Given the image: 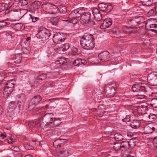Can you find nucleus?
<instances>
[{"instance_id": "obj_55", "label": "nucleus", "mask_w": 157, "mask_h": 157, "mask_svg": "<svg viewBox=\"0 0 157 157\" xmlns=\"http://www.w3.org/2000/svg\"><path fill=\"white\" fill-rule=\"evenodd\" d=\"M155 16L157 17V7H156L155 9Z\"/></svg>"}, {"instance_id": "obj_6", "label": "nucleus", "mask_w": 157, "mask_h": 157, "mask_svg": "<svg viewBox=\"0 0 157 157\" xmlns=\"http://www.w3.org/2000/svg\"><path fill=\"white\" fill-rule=\"evenodd\" d=\"M51 33L49 30L43 28L36 34V36L37 38L42 39V40L44 41L48 39Z\"/></svg>"}, {"instance_id": "obj_23", "label": "nucleus", "mask_w": 157, "mask_h": 157, "mask_svg": "<svg viewBox=\"0 0 157 157\" xmlns=\"http://www.w3.org/2000/svg\"><path fill=\"white\" fill-rule=\"evenodd\" d=\"M64 45H62V46L56 49V51L58 53L60 54H63L64 52L69 48L68 46H67L66 47H64Z\"/></svg>"}, {"instance_id": "obj_21", "label": "nucleus", "mask_w": 157, "mask_h": 157, "mask_svg": "<svg viewBox=\"0 0 157 157\" xmlns=\"http://www.w3.org/2000/svg\"><path fill=\"white\" fill-rule=\"evenodd\" d=\"M100 106L98 107V109H94L95 112V115H96L97 117H101L104 115V114L105 113V111L103 109H100Z\"/></svg>"}, {"instance_id": "obj_56", "label": "nucleus", "mask_w": 157, "mask_h": 157, "mask_svg": "<svg viewBox=\"0 0 157 157\" xmlns=\"http://www.w3.org/2000/svg\"><path fill=\"white\" fill-rule=\"evenodd\" d=\"M12 142V140L11 139H10L8 140V143H11Z\"/></svg>"}, {"instance_id": "obj_63", "label": "nucleus", "mask_w": 157, "mask_h": 157, "mask_svg": "<svg viewBox=\"0 0 157 157\" xmlns=\"http://www.w3.org/2000/svg\"><path fill=\"white\" fill-rule=\"evenodd\" d=\"M127 136L130 137H131V135L129 134V133L127 134Z\"/></svg>"}, {"instance_id": "obj_31", "label": "nucleus", "mask_w": 157, "mask_h": 157, "mask_svg": "<svg viewBox=\"0 0 157 157\" xmlns=\"http://www.w3.org/2000/svg\"><path fill=\"white\" fill-rule=\"evenodd\" d=\"M65 58L61 57L59 59V60H58L55 62L56 64H62L66 63Z\"/></svg>"}, {"instance_id": "obj_43", "label": "nucleus", "mask_w": 157, "mask_h": 157, "mask_svg": "<svg viewBox=\"0 0 157 157\" xmlns=\"http://www.w3.org/2000/svg\"><path fill=\"white\" fill-rule=\"evenodd\" d=\"M27 12V10L26 9H22L20 10V14L22 16L25 14Z\"/></svg>"}, {"instance_id": "obj_30", "label": "nucleus", "mask_w": 157, "mask_h": 157, "mask_svg": "<svg viewBox=\"0 0 157 157\" xmlns=\"http://www.w3.org/2000/svg\"><path fill=\"white\" fill-rule=\"evenodd\" d=\"M114 138L115 140L117 141L122 140L123 138L122 135L118 133H116L114 135Z\"/></svg>"}, {"instance_id": "obj_19", "label": "nucleus", "mask_w": 157, "mask_h": 157, "mask_svg": "<svg viewBox=\"0 0 157 157\" xmlns=\"http://www.w3.org/2000/svg\"><path fill=\"white\" fill-rule=\"evenodd\" d=\"M147 109V106L144 104L138 106L137 111L139 113L144 114V111Z\"/></svg>"}, {"instance_id": "obj_2", "label": "nucleus", "mask_w": 157, "mask_h": 157, "mask_svg": "<svg viewBox=\"0 0 157 157\" xmlns=\"http://www.w3.org/2000/svg\"><path fill=\"white\" fill-rule=\"evenodd\" d=\"M141 18H142V17H139L138 18H134L132 20H131L129 23L131 25L130 27H125L123 31L124 33L130 34L131 33L135 32L136 30L134 29L132 30V29H137L140 27L139 25L141 23L145 24V27L150 26L151 28L150 30L152 32H154L155 33L157 32V31L154 28H156V23H154L153 21L156 20L155 18H150L147 20V21H144L141 22L140 20Z\"/></svg>"}, {"instance_id": "obj_46", "label": "nucleus", "mask_w": 157, "mask_h": 157, "mask_svg": "<svg viewBox=\"0 0 157 157\" xmlns=\"http://www.w3.org/2000/svg\"><path fill=\"white\" fill-rule=\"evenodd\" d=\"M28 125L29 127L31 128H33L36 126L34 124L33 122H30L29 124Z\"/></svg>"}, {"instance_id": "obj_3", "label": "nucleus", "mask_w": 157, "mask_h": 157, "mask_svg": "<svg viewBox=\"0 0 157 157\" xmlns=\"http://www.w3.org/2000/svg\"><path fill=\"white\" fill-rule=\"evenodd\" d=\"M94 38L91 34H85L80 40L82 47L85 49L90 50L94 47Z\"/></svg>"}, {"instance_id": "obj_53", "label": "nucleus", "mask_w": 157, "mask_h": 157, "mask_svg": "<svg viewBox=\"0 0 157 157\" xmlns=\"http://www.w3.org/2000/svg\"><path fill=\"white\" fill-rule=\"evenodd\" d=\"M45 144V142L44 141H40L39 143V145L41 147L42 146V145H44Z\"/></svg>"}, {"instance_id": "obj_25", "label": "nucleus", "mask_w": 157, "mask_h": 157, "mask_svg": "<svg viewBox=\"0 0 157 157\" xmlns=\"http://www.w3.org/2000/svg\"><path fill=\"white\" fill-rule=\"evenodd\" d=\"M131 127L133 128H137L140 126V123L139 121L135 120L132 123L130 124Z\"/></svg>"}, {"instance_id": "obj_42", "label": "nucleus", "mask_w": 157, "mask_h": 157, "mask_svg": "<svg viewBox=\"0 0 157 157\" xmlns=\"http://www.w3.org/2000/svg\"><path fill=\"white\" fill-rule=\"evenodd\" d=\"M130 120V117L129 115H127L124 118L122 119L124 122H127L129 121Z\"/></svg>"}, {"instance_id": "obj_57", "label": "nucleus", "mask_w": 157, "mask_h": 157, "mask_svg": "<svg viewBox=\"0 0 157 157\" xmlns=\"http://www.w3.org/2000/svg\"><path fill=\"white\" fill-rule=\"evenodd\" d=\"M31 39L30 37H28L27 38H26V40L27 41H28L29 40H30Z\"/></svg>"}, {"instance_id": "obj_59", "label": "nucleus", "mask_w": 157, "mask_h": 157, "mask_svg": "<svg viewBox=\"0 0 157 157\" xmlns=\"http://www.w3.org/2000/svg\"><path fill=\"white\" fill-rule=\"evenodd\" d=\"M25 157H33V156L32 155H25Z\"/></svg>"}, {"instance_id": "obj_45", "label": "nucleus", "mask_w": 157, "mask_h": 157, "mask_svg": "<svg viewBox=\"0 0 157 157\" xmlns=\"http://www.w3.org/2000/svg\"><path fill=\"white\" fill-rule=\"evenodd\" d=\"M6 133H1L0 132V138H1V139H3L4 138L6 137Z\"/></svg>"}, {"instance_id": "obj_40", "label": "nucleus", "mask_w": 157, "mask_h": 157, "mask_svg": "<svg viewBox=\"0 0 157 157\" xmlns=\"http://www.w3.org/2000/svg\"><path fill=\"white\" fill-rule=\"evenodd\" d=\"M29 16L30 18L32 19V21L33 22H36L38 19H39V18L38 17L33 16L31 14H29Z\"/></svg>"}, {"instance_id": "obj_20", "label": "nucleus", "mask_w": 157, "mask_h": 157, "mask_svg": "<svg viewBox=\"0 0 157 157\" xmlns=\"http://www.w3.org/2000/svg\"><path fill=\"white\" fill-rule=\"evenodd\" d=\"M86 62L84 59H78L75 60L73 62V64L76 66H79L81 65H85L86 64Z\"/></svg>"}, {"instance_id": "obj_61", "label": "nucleus", "mask_w": 157, "mask_h": 157, "mask_svg": "<svg viewBox=\"0 0 157 157\" xmlns=\"http://www.w3.org/2000/svg\"><path fill=\"white\" fill-rule=\"evenodd\" d=\"M2 78V76L1 75H0V81L1 82H2V80L3 79V78Z\"/></svg>"}, {"instance_id": "obj_4", "label": "nucleus", "mask_w": 157, "mask_h": 157, "mask_svg": "<svg viewBox=\"0 0 157 157\" xmlns=\"http://www.w3.org/2000/svg\"><path fill=\"white\" fill-rule=\"evenodd\" d=\"M42 7L44 10L47 13L51 14L56 13L58 10L56 6L50 3L43 4Z\"/></svg>"}, {"instance_id": "obj_38", "label": "nucleus", "mask_w": 157, "mask_h": 157, "mask_svg": "<svg viewBox=\"0 0 157 157\" xmlns=\"http://www.w3.org/2000/svg\"><path fill=\"white\" fill-rule=\"evenodd\" d=\"M28 3V0H21L18 3L19 5L21 6L26 5Z\"/></svg>"}, {"instance_id": "obj_37", "label": "nucleus", "mask_w": 157, "mask_h": 157, "mask_svg": "<svg viewBox=\"0 0 157 157\" xmlns=\"http://www.w3.org/2000/svg\"><path fill=\"white\" fill-rule=\"evenodd\" d=\"M155 9H152L150 10L147 13V15L148 17L151 16H155Z\"/></svg>"}, {"instance_id": "obj_64", "label": "nucleus", "mask_w": 157, "mask_h": 157, "mask_svg": "<svg viewBox=\"0 0 157 157\" xmlns=\"http://www.w3.org/2000/svg\"><path fill=\"white\" fill-rule=\"evenodd\" d=\"M36 141V140H33V143L35 142Z\"/></svg>"}, {"instance_id": "obj_33", "label": "nucleus", "mask_w": 157, "mask_h": 157, "mask_svg": "<svg viewBox=\"0 0 157 157\" xmlns=\"http://www.w3.org/2000/svg\"><path fill=\"white\" fill-rule=\"evenodd\" d=\"M61 19L59 17H56L53 18H52L51 19V21L52 22V24L54 25L55 24H56L59 21H60V20Z\"/></svg>"}, {"instance_id": "obj_51", "label": "nucleus", "mask_w": 157, "mask_h": 157, "mask_svg": "<svg viewBox=\"0 0 157 157\" xmlns=\"http://www.w3.org/2000/svg\"><path fill=\"white\" fill-rule=\"evenodd\" d=\"M5 9V7L2 4H0V11H3Z\"/></svg>"}, {"instance_id": "obj_16", "label": "nucleus", "mask_w": 157, "mask_h": 157, "mask_svg": "<svg viewBox=\"0 0 157 157\" xmlns=\"http://www.w3.org/2000/svg\"><path fill=\"white\" fill-rule=\"evenodd\" d=\"M121 146V150L122 151H125L128 149L130 147V144L128 141H123L120 143Z\"/></svg>"}, {"instance_id": "obj_48", "label": "nucleus", "mask_w": 157, "mask_h": 157, "mask_svg": "<svg viewBox=\"0 0 157 157\" xmlns=\"http://www.w3.org/2000/svg\"><path fill=\"white\" fill-rule=\"evenodd\" d=\"M155 78L154 80V82L155 85H157V75L155 76Z\"/></svg>"}, {"instance_id": "obj_17", "label": "nucleus", "mask_w": 157, "mask_h": 157, "mask_svg": "<svg viewBox=\"0 0 157 157\" xmlns=\"http://www.w3.org/2000/svg\"><path fill=\"white\" fill-rule=\"evenodd\" d=\"M132 90L134 92H137L141 91H143L144 92H146L142 86H141L137 84H134L133 86L132 87Z\"/></svg>"}, {"instance_id": "obj_24", "label": "nucleus", "mask_w": 157, "mask_h": 157, "mask_svg": "<svg viewBox=\"0 0 157 157\" xmlns=\"http://www.w3.org/2000/svg\"><path fill=\"white\" fill-rule=\"evenodd\" d=\"M13 28L17 31H20L23 30L25 27L21 23H17L15 24Z\"/></svg>"}, {"instance_id": "obj_10", "label": "nucleus", "mask_w": 157, "mask_h": 157, "mask_svg": "<svg viewBox=\"0 0 157 157\" xmlns=\"http://www.w3.org/2000/svg\"><path fill=\"white\" fill-rule=\"evenodd\" d=\"M53 114L52 113H46L43 117V122L46 123V124H50L53 122L54 118Z\"/></svg>"}, {"instance_id": "obj_50", "label": "nucleus", "mask_w": 157, "mask_h": 157, "mask_svg": "<svg viewBox=\"0 0 157 157\" xmlns=\"http://www.w3.org/2000/svg\"><path fill=\"white\" fill-rule=\"evenodd\" d=\"M13 150L17 152L19 151V149L18 147H13Z\"/></svg>"}, {"instance_id": "obj_5", "label": "nucleus", "mask_w": 157, "mask_h": 157, "mask_svg": "<svg viewBox=\"0 0 157 157\" xmlns=\"http://www.w3.org/2000/svg\"><path fill=\"white\" fill-rule=\"evenodd\" d=\"M15 84V81L13 79L7 82L4 87V95L8 96L12 92Z\"/></svg>"}, {"instance_id": "obj_15", "label": "nucleus", "mask_w": 157, "mask_h": 157, "mask_svg": "<svg viewBox=\"0 0 157 157\" xmlns=\"http://www.w3.org/2000/svg\"><path fill=\"white\" fill-rule=\"evenodd\" d=\"M92 13L94 18L97 20L101 19V16L100 11L97 8H94L92 10Z\"/></svg>"}, {"instance_id": "obj_29", "label": "nucleus", "mask_w": 157, "mask_h": 157, "mask_svg": "<svg viewBox=\"0 0 157 157\" xmlns=\"http://www.w3.org/2000/svg\"><path fill=\"white\" fill-rule=\"evenodd\" d=\"M58 9L59 11L62 13H65L67 11V9L66 6L62 5H60L59 8Z\"/></svg>"}, {"instance_id": "obj_41", "label": "nucleus", "mask_w": 157, "mask_h": 157, "mask_svg": "<svg viewBox=\"0 0 157 157\" xmlns=\"http://www.w3.org/2000/svg\"><path fill=\"white\" fill-rule=\"evenodd\" d=\"M146 96L144 94H138L136 96V98L137 99H142L145 98Z\"/></svg>"}, {"instance_id": "obj_27", "label": "nucleus", "mask_w": 157, "mask_h": 157, "mask_svg": "<svg viewBox=\"0 0 157 157\" xmlns=\"http://www.w3.org/2000/svg\"><path fill=\"white\" fill-rule=\"evenodd\" d=\"M150 105L153 108H157V98L152 99L151 100Z\"/></svg>"}, {"instance_id": "obj_34", "label": "nucleus", "mask_w": 157, "mask_h": 157, "mask_svg": "<svg viewBox=\"0 0 157 157\" xmlns=\"http://www.w3.org/2000/svg\"><path fill=\"white\" fill-rule=\"evenodd\" d=\"M149 121L152 122L156 118V115L154 114H151L148 115Z\"/></svg>"}, {"instance_id": "obj_1", "label": "nucleus", "mask_w": 157, "mask_h": 157, "mask_svg": "<svg viewBox=\"0 0 157 157\" xmlns=\"http://www.w3.org/2000/svg\"><path fill=\"white\" fill-rule=\"evenodd\" d=\"M83 8H78L72 11L69 15L68 20L61 21L63 23H77L80 18L82 23L84 24L88 23L90 20V13L88 12H84Z\"/></svg>"}, {"instance_id": "obj_52", "label": "nucleus", "mask_w": 157, "mask_h": 157, "mask_svg": "<svg viewBox=\"0 0 157 157\" xmlns=\"http://www.w3.org/2000/svg\"><path fill=\"white\" fill-rule=\"evenodd\" d=\"M30 145L33 146L34 145V144L31 143ZM28 149H32L33 148V146H30V145H28Z\"/></svg>"}, {"instance_id": "obj_22", "label": "nucleus", "mask_w": 157, "mask_h": 157, "mask_svg": "<svg viewBox=\"0 0 157 157\" xmlns=\"http://www.w3.org/2000/svg\"><path fill=\"white\" fill-rule=\"evenodd\" d=\"M64 140L63 139H58L55 140L53 143V145L55 148H59L61 146Z\"/></svg>"}, {"instance_id": "obj_28", "label": "nucleus", "mask_w": 157, "mask_h": 157, "mask_svg": "<svg viewBox=\"0 0 157 157\" xmlns=\"http://www.w3.org/2000/svg\"><path fill=\"white\" fill-rule=\"evenodd\" d=\"M47 75L43 73L38 75L36 78L37 80H45L47 78Z\"/></svg>"}, {"instance_id": "obj_44", "label": "nucleus", "mask_w": 157, "mask_h": 157, "mask_svg": "<svg viewBox=\"0 0 157 157\" xmlns=\"http://www.w3.org/2000/svg\"><path fill=\"white\" fill-rule=\"evenodd\" d=\"M8 25V23L4 21L0 22V28L1 29L2 27L6 26Z\"/></svg>"}, {"instance_id": "obj_9", "label": "nucleus", "mask_w": 157, "mask_h": 157, "mask_svg": "<svg viewBox=\"0 0 157 157\" xmlns=\"http://www.w3.org/2000/svg\"><path fill=\"white\" fill-rule=\"evenodd\" d=\"M98 57L100 61L102 62H106L109 60L110 58V54L107 51H105L100 53L98 55Z\"/></svg>"}, {"instance_id": "obj_12", "label": "nucleus", "mask_w": 157, "mask_h": 157, "mask_svg": "<svg viewBox=\"0 0 157 157\" xmlns=\"http://www.w3.org/2000/svg\"><path fill=\"white\" fill-rule=\"evenodd\" d=\"M155 130L153 124H149L145 126L144 128V133L146 134L151 133Z\"/></svg>"}, {"instance_id": "obj_35", "label": "nucleus", "mask_w": 157, "mask_h": 157, "mask_svg": "<svg viewBox=\"0 0 157 157\" xmlns=\"http://www.w3.org/2000/svg\"><path fill=\"white\" fill-rule=\"evenodd\" d=\"M141 2L147 6H150L152 3V0H141Z\"/></svg>"}, {"instance_id": "obj_7", "label": "nucleus", "mask_w": 157, "mask_h": 157, "mask_svg": "<svg viewBox=\"0 0 157 157\" xmlns=\"http://www.w3.org/2000/svg\"><path fill=\"white\" fill-rule=\"evenodd\" d=\"M65 40V35L63 33H58L53 36V42L56 44H59L63 42Z\"/></svg>"}, {"instance_id": "obj_36", "label": "nucleus", "mask_w": 157, "mask_h": 157, "mask_svg": "<svg viewBox=\"0 0 157 157\" xmlns=\"http://www.w3.org/2000/svg\"><path fill=\"white\" fill-rule=\"evenodd\" d=\"M113 147L116 150H118L120 149H121V146L120 143H117L113 144Z\"/></svg>"}, {"instance_id": "obj_60", "label": "nucleus", "mask_w": 157, "mask_h": 157, "mask_svg": "<svg viewBox=\"0 0 157 157\" xmlns=\"http://www.w3.org/2000/svg\"><path fill=\"white\" fill-rule=\"evenodd\" d=\"M120 32L119 31H117V32H115V34H116V35H119L120 34Z\"/></svg>"}, {"instance_id": "obj_54", "label": "nucleus", "mask_w": 157, "mask_h": 157, "mask_svg": "<svg viewBox=\"0 0 157 157\" xmlns=\"http://www.w3.org/2000/svg\"><path fill=\"white\" fill-rule=\"evenodd\" d=\"M21 59L20 58L19 59H17V61H16L15 62H16V63H17L16 62H17V63H19L21 62Z\"/></svg>"}, {"instance_id": "obj_62", "label": "nucleus", "mask_w": 157, "mask_h": 157, "mask_svg": "<svg viewBox=\"0 0 157 157\" xmlns=\"http://www.w3.org/2000/svg\"><path fill=\"white\" fill-rule=\"evenodd\" d=\"M155 9L156 8V7H157V2H156L155 3Z\"/></svg>"}, {"instance_id": "obj_14", "label": "nucleus", "mask_w": 157, "mask_h": 157, "mask_svg": "<svg viewBox=\"0 0 157 157\" xmlns=\"http://www.w3.org/2000/svg\"><path fill=\"white\" fill-rule=\"evenodd\" d=\"M117 85L116 83L114 82H113L111 83L109 86H105L104 89L106 90V92L108 94H109L111 90H113L115 91L116 89Z\"/></svg>"}, {"instance_id": "obj_13", "label": "nucleus", "mask_w": 157, "mask_h": 157, "mask_svg": "<svg viewBox=\"0 0 157 157\" xmlns=\"http://www.w3.org/2000/svg\"><path fill=\"white\" fill-rule=\"evenodd\" d=\"M112 24V21L111 19L109 18L105 20L100 25L101 29H105L109 27Z\"/></svg>"}, {"instance_id": "obj_49", "label": "nucleus", "mask_w": 157, "mask_h": 157, "mask_svg": "<svg viewBox=\"0 0 157 157\" xmlns=\"http://www.w3.org/2000/svg\"><path fill=\"white\" fill-rule=\"evenodd\" d=\"M153 142L155 145L157 144V136L153 140Z\"/></svg>"}, {"instance_id": "obj_26", "label": "nucleus", "mask_w": 157, "mask_h": 157, "mask_svg": "<svg viewBox=\"0 0 157 157\" xmlns=\"http://www.w3.org/2000/svg\"><path fill=\"white\" fill-rule=\"evenodd\" d=\"M69 151H70V150H69L68 149L67 150L65 149H63L59 152L60 154L63 155L65 156H67L70 154Z\"/></svg>"}, {"instance_id": "obj_18", "label": "nucleus", "mask_w": 157, "mask_h": 157, "mask_svg": "<svg viewBox=\"0 0 157 157\" xmlns=\"http://www.w3.org/2000/svg\"><path fill=\"white\" fill-rule=\"evenodd\" d=\"M41 100L40 96L39 95H36L31 100V103L33 105H36L38 104Z\"/></svg>"}, {"instance_id": "obj_11", "label": "nucleus", "mask_w": 157, "mask_h": 157, "mask_svg": "<svg viewBox=\"0 0 157 157\" xmlns=\"http://www.w3.org/2000/svg\"><path fill=\"white\" fill-rule=\"evenodd\" d=\"M98 6L100 10L105 13L109 12L112 9V6L111 5L104 3L98 4Z\"/></svg>"}, {"instance_id": "obj_32", "label": "nucleus", "mask_w": 157, "mask_h": 157, "mask_svg": "<svg viewBox=\"0 0 157 157\" xmlns=\"http://www.w3.org/2000/svg\"><path fill=\"white\" fill-rule=\"evenodd\" d=\"M9 110L12 111L14 110L16 108V106L14 102L12 101L9 105Z\"/></svg>"}, {"instance_id": "obj_39", "label": "nucleus", "mask_w": 157, "mask_h": 157, "mask_svg": "<svg viewBox=\"0 0 157 157\" xmlns=\"http://www.w3.org/2000/svg\"><path fill=\"white\" fill-rule=\"evenodd\" d=\"M53 124L56 125H58L60 124L61 122L60 120L58 118L54 119L53 121Z\"/></svg>"}, {"instance_id": "obj_8", "label": "nucleus", "mask_w": 157, "mask_h": 157, "mask_svg": "<svg viewBox=\"0 0 157 157\" xmlns=\"http://www.w3.org/2000/svg\"><path fill=\"white\" fill-rule=\"evenodd\" d=\"M16 102L18 105V107H23L25 101V95L24 94L17 95L16 97Z\"/></svg>"}, {"instance_id": "obj_47", "label": "nucleus", "mask_w": 157, "mask_h": 157, "mask_svg": "<svg viewBox=\"0 0 157 157\" xmlns=\"http://www.w3.org/2000/svg\"><path fill=\"white\" fill-rule=\"evenodd\" d=\"M43 109L44 110V112L48 111L50 109L48 106V105H46L45 107H43Z\"/></svg>"}, {"instance_id": "obj_58", "label": "nucleus", "mask_w": 157, "mask_h": 157, "mask_svg": "<svg viewBox=\"0 0 157 157\" xmlns=\"http://www.w3.org/2000/svg\"><path fill=\"white\" fill-rule=\"evenodd\" d=\"M2 109L1 107H0V115L2 114Z\"/></svg>"}]
</instances>
